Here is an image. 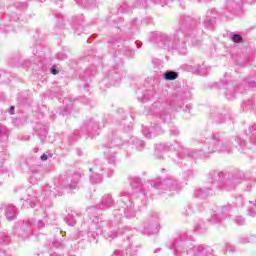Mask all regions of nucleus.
Here are the masks:
<instances>
[{"label": "nucleus", "instance_id": "f704fd0d", "mask_svg": "<svg viewBox=\"0 0 256 256\" xmlns=\"http://www.w3.org/2000/svg\"><path fill=\"white\" fill-rule=\"evenodd\" d=\"M195 231L198 233H204V231H207V224L203 220H199L195 225Z\"/></svg>", "mask_w": 256, "mask_h": 256}, {"label": "nucleus", "instance_id": "c756f323", "mask_svg": "<svg viewBox=\"0 0 256 256\" xmlns=\"http://www.w3.org/2000/svg\"><path fill=\"white\" fill-rule=\"evenodd\" d=\"M211 117L214 121V123L221 124V123H226L227 119H229V114H211Z\"/></svg>", "mask_w": 256, "mask_h": 256}, {"label": "nucleus", "instance_id": "dca6fc26", "mask_svg": "<svg viewBox=\"0 0 256 256\" xmlns=\"http://www.w3.org/2000/svg\"><path fill=\"white\" fill-rule=\"evenodd\" d=\"M149 1L151 3H154L155 5H160V7H165L167 5H171V3H175V1H181V0H149ZM134 7L147 9V7H149V4L147 3V0H136Z\"/></svg>", "mask_w": 256, "mask_h": 256}, {"label": "nucleus", "instance_id": "c03bdc74", "mask_svg": "<svg viewBox=\"0 0 256 256\" xmlns=\"http://www.w3.org/2000/svg\"><path fill=\"white\" fill-rule=\"evenodd\" d=\"M4 245H9V236H7V234H5V232H2V233H0V249Z\"/></svg>", "mask_w": 256, "mask_h": 256}, {"label": "nucleus", "instance_id": "7ed1b4c3", "mask_svg": "<svg viewBox=\"0 0 256 256\" xmlns=\"http://www.w3.org/2000/svg\"><path fill=\"white\" fill-rule=\"evenodd\" d=\"M203 33L197 29V20L191 16L181 15L179 27L174 33L154 32L150 36L151 43L167 51H177L179 55H187V43L191 41L193 47H199L201 40L197 39ZM186 40V41H185Z\"/></svg>", "mask_w": 256, "mask_h": 256}, {"label": "nucleus", "instance_id": "4be33fe9", "mask_svg": "<svg viewBox=\"0 0 256 256\" xmlns=\"http://www.w3.org/2000/svg\"><path fill=\"white\" fill-rule=\"evenodd\" d=\"M142 134L146 139H153V137H157V135H163V129L159 126V124L155 126H151L150 128H143Z\"/></svg>", "mask_w": 256, "mask_h": 256}, {"label": "nucleus", "instance_id": "4d7b16f0", "mask_svg": "<svg viewBox=\"0 0 256 256\" xmlns=\"http://www.w3.org/2000/svg\"><path fill=\"white\" fill-rule=\"evenodd\" d=\"M170 135H172L173 137H179V129H177L176 127L171 128Z\"/></svg>", "mask_w": 256, "mask_h": 256}, {"label": "nucleus", "instance_id": "13d9d810", "mask_svg": "<svg viewBox=\"0 0 256 256\" xmlns=\"http://www.w3.org/2000/svg\"><path fill=\"white\" fill-rule=\"evenodd\" d=\"M1 29L4 33H9L10 31H13L11 25H4L1 27Z\"/></svg>", "mask_w": 256, "mask_h": 256}, {"label": "nucleus", "instance_id": "0e129e2a", "mask_svg": "<svg viewBox=\"0 0 256 256\" xmlns=\"http://www.w3.org/2000/svg\"><path fill=\"white\" fill-rule=\"evenodd\" d=\"M50 73H52V75H58L59 70H57V66H52L50 69Z\"/></svg>", "mask_w": 256, "mask_h": 256}, {"label": "nucleus", "instance_id": "052dcab7", "mask_svg": "<svg viewBox=\"0 0 256 256\" xmlns=\"http://www.w3.org/2000/svg\"><path fill=\"white\" fill-rule=\"evenodd\" d=\"M21 65L23 69H28V67H31V60H24Z\"/></svg>", "mask_w": 256, "mask_h": 256}, {"label": "nucleus", "instance_id": "e2e57ef3", "mask_svg": "<svg viewBox=\"0 0 256 256\" xmlns=\"http://www.w3.org/2000/svg\"><path fill=\"white\" fill-rule=\"evenodd\" d=\"M80 103H84V105H91V101L87 97L80 98Z\"/></svg>", "mask_w": 256, "mask_h": 256}, {"label": "nucleus", "instance_id": "473e14b6", "mask_svg": "<svg viewBox=\"0 0 256 256\" xmlns=\"http://www.w3.org/2000/svg\"><path fill=\"white\" fill-rule=\"evenodd\" d=\"M179 77V73L173 71V70H168L164 73V79L165 81H175Z\"/></svg>", "mask_w": 256, "mask_h": 256}, {"label": "nucleus", "instance_id": "bf43d9fd", "mask_svg": "<svg viewBox=\"0 0 256 256\" xmlns=\"http://www.w3.org/2000/svg\"><path fill=\"white\" fill-rule=\"evenodd\" d=\"M139 183H141V180L136 178L131 182V187H135L137 189V187H139Z\"/></svg>", "mask_w": 256, "mask_h": 256}, {"label": "nucleus", "instance_id": "1a4fd4ad", "mask_svg": "<svg viewBox=\"0 0 256 256\" xmlns=\"http://www.w3.org/2000/svg\"><path fill=\"white\" fill-rule=\"evenodd\" d=\"M135 203L136 202L131 200V196L129 195V193L122 192L120 194V199L118 201V205H120V207L122 209V213H121V209H120L119 212H117L115 215H122V216H120V217H122V222H123V219H125V218L133 219L134 217H136L137 213H139V211H141V208L139 206L135 207Z\"/></svg>", "mask_w": 256, "mask_h": 256}, {"label": "nucleus", "instance_id": "423d86ee", "mask_svg": "<svg viewBox=\"0 0 256 256\" xmlns=\"http://www.w3.org/2000/svg\"><path fill=\"white\" fill-rule=\"evenodd\" d=\"M189 245H191L189 240L176 238L172 242H168L166 247L169 249V253L172 256H188L189 253H192V256H214L213 249L209 247L200 245L192 247L191 250H189Z\"/></svg>", "mask_w": 256, "mask_h": 256}, {"label": "nucleus", "instance_id": "ddd939ff", "mask_svg": "<svg viewBox=\"0 0 256 256\" xmlns=\"http://www.w3.org/2000/svg\"><path fill=\"white\" fill-rule=\"evenodd\" d=\"M159 213L154 212L151 214L149 220L144 223L142 229L143 235H157L159 233Z\"/></svg>", "mask_w": 256, "mask_h": 256}, {"label": "nucleus", "instance_id": "9d476101", "mask_svg": "<svg viewBox=\"0 0 256 256\" xmlns=\"http://www.w3.org/2000/svg\"><path fill=\"white\" fill-rule=\"evenodd\" d=\"M101 127H105V125H101L99 120L96 118H90L85 120L80 130H76L73 135H71L74 139H79V137H97L99 133H101Z\"/></svg>", "mask_w": 256, "mask_h": 256}, {"label": "nucleus", "instance_id": "b1692460", "mask_svg": "<svg viewBox=\"0 0 256 256\" xmlns=\"http://www.w3.org/2000/svg\"><path fill=\"white\" fill-rule=\"evenodd\" d=\"M84 20H85V17L83 16V14L74 16L72 18V29H74V33H76L77 35H81V33H83Z\"/></svg>", "mask_w": 256, "mask_h": 256}, {"label": "nucleus", "instance_id": "4468645a", "mask_svg": "<svg viewBox=\"0 0 256 256\" xmlns=\"http://www.w3.org/2000/svg\"><path fill=\"white\" fill-rule=\"evenodd\" d=\"M216 193H223V192L213 187V176H211V186L196 188L194 190V197H196L197 199H207V197L211 195H215Z\"/></svg>", "mask_w": 256, "mask_h": 256}, {"label": "nucleus", "instance_id": "39448f33", "mask_svg": "<svg viewBox=\"0 0 256 256\" xmlns=\"http://www.w3.org/2000/svg\"><path fill=\"white\" fill-rule=\"evenodd\" d=\"M191 99V92L184 91L172 96L169 105L161 102H155L152 105L151 111L157 113L162 123H171L172 116L169 111H184L185 113H191L193 106L186 104Z\"/></svg>", "mask_w": 256, "mask_h": 256}, {"label": "nucleus", "instance_id": "79ce46f5", "mask_svg": "<svg viewBox=\"0 0 256 256\" xmlns=\"http://www.w3.org/2000/svg\"><path fill=\"white\" fill-rule=\"evenodd\" d=\"M95 75H97V67L95 66H91L84 72V77H95Z\"/></svg>", "mask_w": 256, "mask_h": 256}, {"label": "nucleus", "instance_id": "2f4dec72", "mask_svg": "<svg viewBox=\"0 0 256 256\" xmlns=\"http://www.w3.org/2000/svg\"><path fill=\"white\" fill-rule=\"evenodd\" d=\"M256 235L250 234L249 236H242L238 238V243L241 245H247V243H255Z\"/></svg>", "mask_w": 256, "mask_h": 256}, {"label": "nucleus", "instance_id": "a211bd4d", "mask_svg": "<svg viewBox=\"0 0 256 256\" xmlns=\"http://www.w3.org/2000/svg\"><path fill=\"white\" fill-rule=\"evenodd\" d=\"M118 119H121L120 125H122V129L124 131H129L131 129V123H133V116L127 117V113L122 108H119L118 111Z\"/></svg>", "mask_w": 256, "mask_h": 256}, {"label": "nucleus", "instance_id": "f03ea898", "mask_svg": "<svg viewBox=\"0 0 256 256\" xmlns=\"http://www.w3.org/2000/svg\"><path fill=\"white\" fill-rule=\"evenodd\" d=\"M96 206H91L87 209L88 216L84 218V222L80 226V230L77 233L71 235L72 241H85L88 239L90 243H98L99 235L103 233L105 239L110 241L117 239L119 235H129V233L135 231V228L129 226H123L122 214H114V218L109 222L110 230L105 229V221L103 217L97 213Z\"/></svg>", "mask_w": 256, "mask_h": 256}, {"label": "nucleus", "instance_id": "aec40b11", "mask_svg": "<svg viewBox=\"0 0 256 256\" xmlns=\"http://www.w3.org/2000/svg\"><path fill=\"white\" fill-rule=\"evenodd\" d=\"M215 19H217V10L212 8L206 13L205 20L203 21V27L210 31L213 30V27H215Z\"/></svg>", "mask_w": 256, "mask_h": 256}, {"label": "nucleus", "instance_id": "5fc2aeb1", "mask_svg": "<svg viewBox=\"0 0 256 256\" xmlns=\"http://www.w3.org/2000/svg\"><path fill=\"white\" fill-rule=\"evenodd\" d=\"M16 9H21L22 11L27 9V4L26 2H18L15 4Z\"/></svg>", "mask_w": 256, "mask_h": 256}, {"label": "nucleus", "instance_id": "0eeeda50", "mask_svg": "<svg viewBox=\"0 0 256 256\" xmlns=\"http://www.w3.org/2000/svg\"><path fill=\"white\" fill-rule=\"evenodd\" d=\"M81 174L74 173L72 176L65 180V176L61 175L59 178H55L51 184H47L44 187V195L46 197H61L63 195V189L67 186L68 181L70 189H77Z\"/></svg>", "mask_w": 256, "mask_h": 256}, {"label": "nucleus", "instance_id": "f8f14e48", "mask_svg": "<svg viewBox=\"0 0 256 256\" xmlns=\"http://www.w3.org/2000/svg\"><path fill=\"white\" fill-rule=\"evenodd\" d=\"M245 205V200L243 199V196H238L235 199V207L231 206V204H227L225 206H222L221 209L218 211H212L211 212V218L208 219L210 223H221L222 221H225L227 219V215L231 213V211H235L239 207H243Z\"/></svg>", "mask_w": 256, "mask_h": 256}, {"label": "nucleus", "instance_id": "7c9ffc66", "mask_svg": "<svg viewBox=\"0 0 256 256\" xmlns=\"http://www.w3.org/2000/svg\"><path fill=\"white\" fill-rule=\"evenodd\" d=\"M30 172L32 173V175L30 177V183L35 185V183H37V180L41 179V177H38V175H39V167H37V166L30 167Z\"/></svg>", "mask_w": 256, "mask_h": 256}, {"label": "nucleus", "instance_id": "f257e3e1", "mask_svg": "<svg viewBox=\"0 0 256 256\" xmlns=\"http://www.w3.org/2000/svg\"><path fill=\"white\" fill-rule=\"evenodd\" d=\"M192 145L196 148H184L175 142L160 143L155 146L154 155L156 159H163V154L167 151H178L173 159L176 165H185L188 159H205L213 153H233V138H225L223 133L204 131L199 137L192 140Z\"/></svg>", "mask_w": 256, "mask_h": 256}, {"label": "nucleus", "instance_id": "4c0bfd02", "mask_svg": "<svg viewBox=\"0 0 256 256\" xmlns=\"http://www.w3.org/2000/svg\"><path fill=\"white\" fill-rule=\"evenodd\" d=\"M243 111H253L255 109V103L253 100H248L242 104Z\"/></svg>", "mask_w": 256, "mask_h": 256}, {"label": "nucleus", "instance_id": "c9c22d12", "mask_svg": "<svg viewBox=\"0 0 256 256\" xmlns=\"http://www.w3.org/2000/svg\"><path fill=\"white\" fill-rule=\"evenodd\" d=\"M77 5H82L86 9H91L95 5V0H75Z\"/></svg>", "mask_w": 256, "mask_h": 256}, {"label": "nucleus", "instance_id": "a19ab883", "mask_svg": "<svg viewBox=\"0 0 256 256\" xmlns=\"http://www.w3.org/2000/svg\"><path fill=\"white\" fill-rule=\"evenodd\" d=\"M132 7L127 4V2H123L119 7L118 11L119 13H131Z\"/></svg>", "mask_w": 256, "mask_h": 256}, {"label": "nucleus", "instance_id": "de8ad7c7", "mask_svg": "<svg viewBox=\"0 0 256 256\" xmlns=\"http://www.w3.org/2000/svg\"><path fill=\"white\" fill-rule=\"evenodd\" d=\"M122 53L123 55H125L126 57H133V55L135 54V52L133 51V49L129 48V47H124L122 49Z\"/></svg>", "mask_w": 256, "mask_h": 256}, {"label": "nucleus", "instance_id": "393cba45", "mask_svg": "<svg viewBox=\"0 0 256 256\" xmlns=\"http://www.w3.org/2000/svg\"><path fill=\"white\" fill-rule=\"evenodd\" d=\"M34 131L37 137L40 139L41 143H44L45 139H47V126L41 123H36L34 126Z\"/></svg>", "mask_w": 256, "mask_h": 256}, {"label": "nucleus", "instance_id": "a878e982", "mask_svg": "<svg viewBox=\"0 0 256 256\" xmlns=\"http://www.w3.org/2000/svg\"><path fill=\"white\" fill-rule=\"evenodd\" d=\"M115 205V200H113V196L111 194H105L100 202V209L103 211L105 209H111Z\"/></svg>", "mask_w": 256, "mask_h": 256}, {"label": "nucleus", "instance_id": "20e7f679", "mask_svg": "<svg viewBox=\"0 0 256 256\" xmlns=\"http://www.w3.org/2000/svg\"><path fill=\"white\" fill-rule=\"evenodd\" d=\"M210 177L213 179V188L222 193L225 191H235L237 186L241 185L242 181H246L245 191L247 192L253 191L256 185V174L249 176L241 170H236L231 173L211 171Z\"/></svg>", "mask_w": 256, "mask_h": 256}, {"label": "nucleus", "instance_id": "cd10ccee", "mask_svg": "<svg viewBox=\"0 0 256 256\" xmlns=\"http://www.w3.org/2000/svg\"><path fill=\"white\" fill-rule=\"evenodd\" d=\"M203 205H197V204H189L183 211V215L185 217H189L195 213H199L203 211Z\"/></svg>", "mask_w": 256, "mask_h": 256}, {"label": "nucleus", "instance_id": "338daca9", "mask_svg": "<svg viewBox=\"0 0 256 256\" xmlns=\"http://www.w3.org/2000/svg\"><path fill=\"white\" fill-rule=\"evenodd\" d=\"M40 159H41V161H47V159H49V157L47 156V154H42L40 156Z\"/></svg>", "mask_w": 256, "mask_h": 256}, {"label": "nucleus", "instance_id": "774afa93", "mask_svg": "<svg viewBox=\"0 0 256 256\" xmlns=\"http://www.w3.org/2000/svg\"><path fill=\"white\" fill-rule=\"evenodd\" d=\"M144 22L145 23H153V18H151V17L144 18Z\"/></svg>", "mask_w": 256, "mask_h": 256}, {"label": "nucleus", "instance_id": "58836bf2", "mask_svg": "<svg viewBox=\"0 0 256 256\" xmlns=\"http://www.w3.org/2000/svg\"><path fill=\"white\" fill-rule=\"evenodd\" d=\"M130 31L132 33H137L139 31V20L137 18H133L130 22Z\"/></svg>", "mask_w": 256, "mask_h": 256}, {"label": "nucleus", "instance_id": "09e8293b", "mask_svg": "<svg viewBox=\"0 0 256 256\" xmlns=\"http://www.w3.org/2000/svg\"><path fill=\"white\" fill-rule=\"evenodd\" d=\"M231 39L233 43H243V36H241L240 34H232Z\"/></svg>", "mask_w": 256, "mask_h": 256}, {"label": "nucleus", "instance_id": "2eb2a0df", "mask_svg": "<svg viewBox=\"0 0 256 256\" xmlns=\"http://www.w3.org/2000/svg\"><path fill=\"white\" fill-rule=\"evenodd\" d=\"M90 183H92V185H98V183H102L103 182V166H101L100 164H95L92 168H90Z\"/></svg>", "mask_w": 256, "mask_h": 256}, {"label": "nucleus", "instance_id": "9b49d317", "mask_svg": "<svg viewBox=\"0 0 256 256\" xmlns=\"http://www.w3.org/2000/svg\"><path fill=\"white\" fill-rule=\"evenodd\" d=\"M45 227V221L38 220L37 223L35 222V219L30 218L21 225L16 224L14 226L15 229V235L20 237V239H29L31 237V234L33 231H41Z\"/></svg>", "mask_w": 256, "mask_h": 256}, {"label": "nucleus", "instance_id": "49530a36", "mask_svg": "<svg viewBox=\"0 0 256 256\" xmlns=\"http://www.w3.org/2000/svg\"><path fill=\"white\" fill-rule=\"evenodd\" d=\"M234 223L239 227L245 225L246 223L245 217H243L242 215L235 216Z\"/></svg>", "mask_w": 256, "mask_h": 256}, {"label": "nucleus", "instance_id": "37998d69", "mask_svg": "<svg viewBox=\"0 0 256 256\" xmlns=\"http://www.w3.org/2000/svg\"><path fill=\"white\" fill-rule=\"evenodd\" d=\"M182 177L184 181H190V179H193L195 177V173L193 170L188 169L182 173Z\"/></svg>", "mask_w": 256, "mask_h": 256}, {"label": "nucleus", "instance_id": "6ab92c4d", "mask_svg": "<svg viewBox=\"0 0 256 256\" xmlns=\"http://www.w3.org/2000/svg\"><path fill=\"white\" fill-rule=\"evenodd\" d=\"M61 233L53 239L50 251H67V240L61 238Z\"/></svg>", "mask_w": 256, "mask_h": 256}, {"label": "nucleus", "instance_id": "6e6552de", "mask_svg": "<svg viewBox=\"0 0 256 256\" xmlns=\"http://www.w3.org/2000/svg\"><path fill=\"white\" fill-rule=\"evenodd\" d=\"M151 187L154 191H157L158 195L166 194L168 197L175 195V193H179V190L183 189V185L175 178H156L152 181Z\"/></svg>", "mask_w": 256, "mask_h": 256}, {"label": "nucleus", "instance_id": "e433bc0d", "mask_svg": "<svg viewBox=\"0 0 256 256\" xmlns=\"http://www.w3.org/2000/svg\"><path fill=\"white\" fill-rule=\"evenodd\" d=\"M194 73H198V75H201V77H205L209 75V68H205L203 66H196L194 68Z\"/></svg>", "mask_w": 256, "mask_h": 256}, {"label": "nucleus", "instance_id": "72a5a7b5", "mask_svg": "<svg viewBox=\"0 0 256 256\" xmlns=\"http://www.w3.org/2000/svg\"><path fill=\"white\" fill-rule=\"evenodd\" d=\"M132 143L136 151H143L145 149V142L143 140L136 138L132 141Z\"/></svg>", "mask_w": 256, "mask_h": 256}, {"label": "nucleus", "instance_id": "f3484780", "mask_svg": "<svg viewBox=\"0 0 256 256\" xmlns=\"http://www.w3.org/2000/svg\"><path fill=\"white\" fill-rule=\"evenodd\" d=\"M104 157L110 165H115L117 163V146L105 145Z\"/></svg>", "mask_w": 256, "mask_h": 256}, {"label": "nucleus", "instance_id": "5701e85b", "mask_svg": "<svg viewBox=\"0 0 256 256\" xmlns=\"http://www.w3.org/2000/svg\"><path fill=\"white\" fill-rule=\"evenodd\" d=\"M227 10L234 15H241V13H243V0H239L238 2L235 0H228Z\"/></svg>", "mask_w": 256, "mask_h": 256}, {"label": "nucleus", "instance_id": "6e6d98bb", "mask_svg": "<svg viewBox=\"0 0 256 256\" xmlns=\"http://www.w3.org/2000/svg\"><path fill=\"white\" fill-rule=\"evenodd\" d=\"M152 63L154 65V67H158V68L163 65V61H161V59H159V58H153Z\"/></svg>", "mask_w": 256, "mask_h": 256}, {"label": "nucleus", "instance_id": "3c124183", "mask_svg": "<svg viewBox=\"0 0 256 256\" xmlns=\"http://www.w3.org/2000/svg\"><path fill=\"white\" fill-rule=\"evenodd\" d=\"M9 77H11V75L7 72H3L2 74H0L1 83H9Z\"/></svg>", "mask_w": 256, "mask_h": 256}, {"label": "nucleus", "instance_id": "69168bd1", "mask_svg": "<svg viewBox=\"0 0 256 256\" xmlns=\"http://www.w3.org/2000/svg\"><path fill=\"white\" fill-rule=\"evenodd\" d=\"M11 21H14V23H17V21H19V16H17V14H12Z\"/></svg>", "mask_w": 256, "mask_h": 256}, {"label": "nucleus", "instance_id": "c85d7f7f", "mask_svg": "<svg viewBox=\"0 0 256 256\" xmlns=\"http://www.w3.org/2000/svg\"><path fill=\"white\" fill-rule=\"evenodd\" d=\"M235 143H237L236 148L238 149L239 153H249V147H247V142L243 140L240 136L234 139Z\"/></svg>", "mask_w": 256, "mask_h": 256}, {"label": "nucleus", "instance_id": "8fccbe9b", "mask_svg": "<svg viewBox=\"0 0 256 256\" xmlns=\"http://www.w3.org/2000/svg\"><path fill=\"white\" fill-rule=\"evenodd\" d=\"M55 17L57 19L58 27H60V29H63V27H65V23H63V15L55 14Z\"/></svg>", "mask_w": 256, "mask_h": 256}, {"label": "nucleus", "instance_id": "864d4df0", "mask_svg": "<svg viewBox=\"0 0 256 256\" xmlns=\"http://www.w3.org/2000/svg\"><path fill=\"white\" fill-rule=\"evenodd\" d=\"M225 249L228 253H235L236 248L233 244H225Z\"/></svg>", "mask_w": 256, "mask_h": 256}, {"label": "nucleus", "instance_id": "a18cd8bd", "mask_svg": "<svg viewBox=\"0 0 256 256\" xmlns=\"http://www.w3.org/2000/svg\"><path fill=\"white\" fill-rule=\"evenodd\" d=\"M22 200L24 201V203H23V207H27V208H29V207H37V203H35V201L33 200V199H31V198H22Z\"/></svg>", "mask_w": 256, "mask_h": 256}, {"label": "nucleus", "instance_id": "412c9836", "mask_svg": "<svg viewBox=\"0 0 256 256\" xmlns=\"http://www.w3.org/2000/svg\"><path fill=\"white\" fill-rule=\"evenodd\" d=\"M137 99L141 103H147V101H150V99H154L157 95V92L155 91V86H151V88L145 90L143 93L141 91L137 92Z\"/></svg>", "mask_w": 256, "mask_h": 256}, {"label": "nucleus", "instance_id": "ea45409f", "mask_svg": "<svg viewBox=\"0 0 256 256\" xmlns=\"http://www.w3.org/2000/svg\"><path fill=\"white\" fill-rule=\"evenodd\" d=\"M65 223H67V225H69V227H75V224L77 223V220L75 219V216L68 214L65 218H64Z\"/></svg>", "mask_w": 256, "mask_h": 256}, {"label": "nucleus", "instance_id": "bb28decb", "mask_svg": "<svg viewBox=\"0 0 256 256\" xmlns=\"http://www.w3.org/2000/svg\"><path fill=\"white\" fill-rule=\"evenodd\" d=\"M17 214V208L15 205H5V217L8 221H14V219H17Z\"/></svg>", "mask_w": 256, "mask_h": 256}, {"label": "nucleus", "instance_id": "680f3d73", "mask_svg": "<svg viewBox=\"0 0 256 256\" xmlns=\"http://www.w3.org/2000/svg\"><path fill=\"white\" fill-rule=\"evenodd\" d=\"M9 171V169H7V167H5V165L0 164V175H5V173H7Z\"/></svg>", "mask_w": 256, "mask_h": 256}, {"label": "nucleus", "instance_id": "603ef678", "mask_svg": "<svg viewBox=\"0 0 256 256\" xmlns=\"http://www.w3.org/2000/svg\"><path fill=\"white\" fill-rule=\"evenodd\" d=\"M50 256H67L66 251L50 250Z\"/></svg>", "mask_w": 256, "mask_h": 256}]
</instances>
